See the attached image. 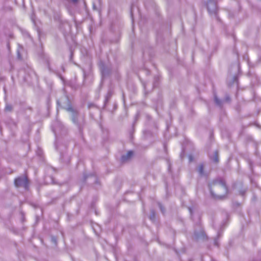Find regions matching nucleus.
Instances as JSON below:
<instances>
[{
  "label": "nucleus",
  "mask_w": 261,
  "mask_h": 261,
  "mask_svg": "<svg viewBox=\"0 0 261 261\" xmlns=\"http://www.w3.org/2000/svg\"><path fill=\"white\" fill-rule=\"evenodd\" d=\"M143 87H144V90H145V91L146 92V84H143Z\"/></svg>",
  "instance_id": "nucleus-23"
},
{
  "label": "nucleus",
  "mask_w": 261,
  "mask_h": 261,
  "mask_svg": "<svg viewBox=\"0 0 261 261\" xmlns=\"http://www.w3.org/2000/svg\"><path fill=\"white\" fill-rule=\"evenodd\" d=\"M209 190L215 199H224L228 193V187L223 178H217L208 184Z\"/></svg>",
  "instance_id": "nucleus-1"
},
{
  "label": "nucleus",
  "mask_w": 261,
  "mask_h": 261,
  "mask_svg": "<svg viewBox=\"0 0 261 261\" xmlns=\"http://www.w3.org/2000/svg\"><path fill=\"white\" fill-rule=\"evenodd\" d=\"M193 159H194V157H193V156H192V155H189V160L190 162H193Z\"/></svg>",
  "instance_id": "nucleus-16"
},
{
  "label": "nucleus",
  "mask_w": 261,
  "mask_h": 261,
  "mask_svg": "<svg viewBox=\"0 0 261 261\" xmlns=\"http://www.w3.org/2000/svg\"><path fill=\"white\" fill-rule=\"evenodd\" d=\"M225 100H226V101H229V100H230V97H229V96H226V97H225Z\"/></svg>",
  "instance_id": "nucleus-19"
},
{
  "label": "nucleus",
  "mask_w": 261,
  "mask_h": 261,
  "mask_svg": "<svg viewBox=\"0 0 261 261\" xmlns=\"http://www.w3.org/2000/svg\"><path fill=\"white\" fill-rule=\"evenodd\" d=\"M60 159L62 161V162L67 163H69L71 160V157L69 155L67 154L66 152L64 153H60Z\"/></svg>",
  "instance_id": "nucleus-9"
},
{
  "label": "nucleus",
  "mask_w": 261,
  "mask_h": 261,
  "mask_svg": "<svg viewBox=\"0 0 261 261\" xmlns=\"http://www.w3.org/2000/svg\"><path fill=\"white\" fill-rule=\"evenodd\" d=\"M250 180H251V182H253V179H252V178H251V179H250Z\"/></svg>",
  "instance_id": "nucleus-32"
},
{
  "label": "nucleus",
  "mask_w": 261,
  "mask_h": 261,
  "mask_svg": "<svg viewBox=\"0 0 261 261\" xmlns=\"http://www.w3.org/2000/svg\"><path fill=\"white\" fill-rule=\"evenodd\" d=\"M47 66H48V68L49 70H51V68H50V67L49 66L48 61H47Z\"/></svg>",
  "instance_id": "nucleus-24"
},
{
  "label": "nucleus",
  "mask_w": 261,
  "mask_h": 261,
  "mask_svg": "<svg viewBox=\"0 0 261 261\" xmlns=\"http://www.w3.org/2000/svg\"><path fill=\"white\" fill-rule=\"evenodd\" d=\"M51 182H54V178H51Z\"/></svg>",
  "instance_id": "nucleus-29"
},
{
  "label": "nucleus",
  "mask_w": 261,
  "mask_h": 261,
  "mask_svg": "<svg viewBox=\"0 0 261 261\" xmlns=\"http://www.w3.org/2000/svg\"><path fill=\"white\" fill-rule=\"evenodd\" d=\"M220 235H221V233H220V231H218V236H220Z\"/></svg>",
  "instance_id": "nucleus-28"
},
{
  "label": "nucleus",
  "mask_w": 261,
  "mask_h": 261,
  "mask_svg": "<svg viewBox=\"0 0 261 261\" xmlns=\"http://www.w3.org/2000/svg\"><path fill=\"white\" fill-rule=\"evenodd\" d=\"M112 96V93L111 92H108V94L106 95V100L105 101L107 102L110 99V98Z\"/></svg>",
  "instance_id": "nucleus-14"
},
{
  "label": "nucleus",
  "mask_w": 261,
  "mask_h": 261,
  "mask_svg": "<svg viewBox=\"0 0 261 261\" xmlns=\"http://www.w3.org/2000/svg\"><path fill=\"white\" fill-rule=\"evenodd\" d=\"M57 130H58V128H53V131H54V132L55 133V134H57Z\"/></svg>",
  "instance_id": "nucleus-21"
},
{
  "label": "nucleus",
  "mask_w": 261,
  "mask_h": 261,
  "mask_svg": "<svg viewBox=\"0 0 261 261\" xmlns=\"http://www.w3.org/2000/svg\"><path fill=\"white\" fill-rule=\"evenodd\" d=\"M17 54H18V58L20 59L21 55L20 54V52L19 51H17Z\"/></svg>",
  "instance_id": "nucleus-22"
},
{
  "label": "nucleus",
  "mask_w": 261,
  "mask_h": 261,
  "mask_svg": "<svg viewBox=\"0 0 261 261\" xmlns=\"http://www.w3.org/2000/svg\"><path fill=\"white\" fill-rule=\"evenodd\" d=\"M194 237L197 239H204L206 238V236L203 230H200L199 232H194Z\"/></svg>",
  "instance_id": "nucleus-8"
},
{
  "label": "nucleus",
  "mask_w": 261,
  "mask_h": 261,
  "mask_svg": "<svg viewBox=\"0 0 261 261\" xmlns=\"http://www.w3.org/2000/svg\"><path fill=\"white\" fill-rule=\"evenodd\" d=\"M87 177H88V176H85V178L86 179V178H87Z\"/></svg>",
  "instance_id": "nucleus-33"
},
{
  "label": "nucleus",
  "mask_w": 261,
  "mask_h": 261,
  "mask_svg": "<svg viewBox=\"0 0 261 261\" xmlns=\"http://www.w3.org/2000/svg\"><path fill=\"white\" fill-rule=\"evenodd\" d=\"M196 170L199 176L203 177L206 175L204 171V165L203 163H200L196 167Z\"/></svg>",
  "instance_id": "nucleus-6"
},
{
  "label": "nucleus",
  "mask_w": 261,
  "mask_h": 261,
  "mask_svg": "<svg viewBox=\"0 0 261 261\" xmlns=\"http://www.w3.org/2000/svg\"><path fill=\"white\" fill-rule=\"evenodd\" d=\"M209 158L213 162L217 164L219 162V152L215 151L212 154L209 155Z\"/></svg>",
  "instance_id": "nucleus-7"
},
{
  "label": "nucleus",
  "mask_w": 261,
  "mask_h": 261,
  "mask_svg": "<svg viewBox=\"0 0 261 261\" xmlns=\"http://www.w3.org/2000/svg\"><path fill=\"white\" fill-rule=\"evenodd\" d=\"M157 85H156V79H155V81L153 83V87H156Z\"/></svg>",
  "instance_id": "nucleus-18"
},
{
  "label": "nucleus",
  "mask_w": 261,
  "mask_h": 261,
  "mask_svg": "<svg viewBox=\"0 0 261 261\" xmlns=\"http://www.w3.org/2000/svg\"><path fill=\"white\" fill-rule=\"evenodd\" d=\"M149 218L150 219V220L152 221V222H154V221L155 220V213L154 210H151L150 211Z\"/></svg>",
  "instance_id": "nucleus-11"
},
{
  "label": "nucleus",
  "mask_w": 261,
  "mask_h": 261,
  "mask_svg": "<svg viewBox=\"0 0 261 261\" xmlns=\"http://www.w3.org/2000/svg\"><path fill=\"white\" fill-rule=\"evenodd\" d=\"M158 205H159V206L161 212L162 213H164L165 212V208H164V207L163 206V205L160 203H159Z\"/></svg>",
  "instance_id": "nucleus-15"
},
{
  "label": "nucleus",
  "mask_w": 261,
  "mask_h": 261,
  "mask_svg": "<svg viewBox=\"0 0 261 261\" xmlns=\"http://www.w3.org/2000/svg\"><path fill=\"white\" fill-rule=\"evenodd\" d=\"M99 66L101 72L102 77L107 76L111 72V67L110 65L105 64L103 62H100Z\"/></svg>",
  "instance_id": "nucleus-5"
},
{
  "label": "nucleus",
  "mask_w": 261,
  "mask_h": 261,
  "mask_svg": "<svg viewBox=\"0 0 261 261\" xmlns=\"http://www.w3.org/2000/svg\"><path fill=\"white\" fill-rule=\"evenodd\" d=\"M14 185L16 187H22L23 189H28L29 180L27 176L21 175L14 179Z\"/></svg>",
  "instance_id": "nucleus-3"
},
{
  "label": "nucleus",
  "mask_w": 261,
  "mask_h": 261,
  "mask_svg": "<svg viewBox=\"0 0 261 261\" xmlns=\"http://www.w3.org/2000/svg\"><path fill=\"white\" fill-rule=\"evenodd\" d=\"M134 154V152L133 151H129L127 152L126 154L122 155L121 156V160L122 162H126V161L128 160V159H131Z\"/></svg>",
  "instance_id": "nucleus-10"
},
{
  "label": "nucleus",
  "mask_w": 261,
  "mask_h": 261,
  "mask_svg": "<svg viewBox=\"0 0 261 261\" xmlns=\"http://www.w3.org/2000/svg\"><path fill=\"white\" fill-rule=\"evenodd\" d=\"M64 99L67 103V106L64 107V109H66L68 112L71 113V120L77 126L80 134H82L83 126L85 123V116L83 115H81L77 110L73 109L68 97H64Z\"/></svg>",
  "instance_id": "nucleus-2"
},
{
  "label": "nucleus",
  "mask_w": 261,
  "mask_h": 261,
  "mask_svg": "<svg viewBox=\"0 0 261 261\" xmlns=\"http://www.w3.org/2000/svg\"><path fill=\"white\" fill-rule=\"evenodd\" d=\"M61 128H62L63 130H65V127L64 126H61Z\"/></svg>",
  "instance_id": "nucleus-26"
},
{
  "label": "nucleus",
  "mask_w": 261,
  "mask_h": 261,
  "mask_svg": "<svg viewBox=\"0 0 261 261\" xmlns=\"http://www.w3.org/2000/svg\"><path fill=\"white\" fill-rule=\"evenodd\" d=\"M77 1L78 0H71V2H72L73 3H76Z\"/></svg>",
  "instance_id": "nucleus-25"
},
{
  "label": "nucleus",
  "mask_w": 261,
  "mask_h": 261,
  "mask_svg": "<svg viewBox=\"0 0 261 261\" xmlns=\"http://www.w3.org/2000/svg\"><path fill=\"white\" fill-rule=\"evenodd\" d=\"M62 102H63V99L58 100L57 101V104H58V105H61V103H62Z\"/></svg>",
  "instance_id": "nucleus-17"
},
{
  "label": "nucleus",
  "mask_w": 261,
  "mask_h": 261,
  "mask_svg": "<svg viewBox=\"0 0 261 261\" xmlns=\"http://www.w3.org/2000/svg\"><path fill=\"white\" fill-rule=\"evenodd\" d=\"M51 240L55 243L57 242L56 239L55 238V237H54L51 238Z\"/></svg>",
  "instance_id": "nucleus-20"
},
{
  "label": "nucleus",
  "mask_w": 261,
  "mask_h": 261,
  "mask_svg": "<svg viewBox=\"0 0 261 261\" xmlns=\"http://www.w3.org/2000/svg\"><path fill=\"white\" fill-rule=\"evenodd\" d=\"M217 0H208L207 3V8L211 15H216L218 11Z\"/></svg>",
  "instance_id": "nucleus-4"
},
{
  "label": "nucleus",
  "mask_w": 261,
  "mask_h": 261,
  "mask_svg": "<svg viewBox=\"0 0 261 261\" xmlns=\"http://www.w3.org/2000/svg\"><path fill=\"white\" fill-rule=\"evenodd\" d=\"M215 244L216 245H218L217 240H215Z\"/></svg>",
  "instance_id": "nucleus-27"
},
{
  "label": "nucleus",
  "mask_w": 261,
  "mask_h": 261,
  "mask_svg": "<svg viewBox=\"0 0 261 261\" xmlns=\"http://www.w3.org/2000/svg\"><path fill=\"white\" fill-rule=\"evenodd\" d=\"M250 166L251 170H252V167L251 164H250Z\"/></svg>",
  "instance_id": "nucleus-30"
},
{
  "label": "nucleus",
  "mask_w": 261,
  "mask_h": 261,
  "mask_svg": "<svg viewBox=\"0 0 261 261\" xmlns=\"http://www.w3.org/2000/svg\"><path fill=\"white\" fill-rule=\"evenodd\" d=\"M214 100L215 103L217 105H218L219 107H221L223 103V102L221 101V100L219 99V98H218L217 96H215L214 97Z\"/></svg>",
  "instance_id": "nucleus-12"
},
{
  "label": "nucleus",
  "mask_w": 261,
  "mask_h": 261,
  "mask_svg": "<svg viewBox=\"0 0 261 261\" xmlns=\"http://www.w3.org/2000/svg\"><path fill=\"white\" fill-rule=\"evenodd\" d=\"M169 170H170V165H169Z\"/></svg>",
  "instance_id": "nucleus-31"
},
{
  "label": "nucleus",
  "mask_w": 261,
  "mask_h": 261,
  "mask_svg": "<svg viewBox=\"0 0 261 261\" xmlns=\"http://www.w3.org/2000/svg\"><path fill=\"white\" fill-rule=\"evenodd\" d=\"M13 110V107L12 105H9V103H6L5 108V112H12Z\"/></svg>",
  "instance_id": "nucleus-13"
}]
</instances>
